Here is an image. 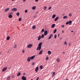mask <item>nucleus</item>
<instances>
[{
	"instance_id": "1a4fd4ad",
	"label": "nucleus",
	"mask_w": 80,
	"mask_h": 80,
	"mask_svg": "<svg viewBox=\"0 0 80 80\" xmlns=\"http://www.w3.org/2000/svg\"><path fill=\"white\" fill-rule=\"evenodd\" d=\"M42 52H43V50H41L39 52V55H41L42 54Z\"/></svg>"
},
{
	"instance_id": "72a5a7b5",
	"label": "nucleus",
	"mask_w": 80,
	"mask_h": 80,
	"mask_svg": "<svg viewBox=\"0 0 80 80\" xmlns=\"http://www.w3.org/2000/svg\"><path fill=\"white\" fill-rule=\"evenodd\" d=\"M72 15V14H69V17H71Z\"/></svg>"
},
{
	"instance_id": "473e14b6",
	"label": "nucleus",
	"mask_w": 80,
	"mask_h": 80,
	"mask_svg": "<svg viewBox=\"0 0 80 80\" xmlns=\"http://www.w3.org/2000/svg\"><path fill=\"white\" fill-rule=\"evenodd\" d=\"M35 8H36V7H33V8H32V9L33 10H35Z\"/></svg>"
},
{
	"instance_id": "393cba45",
	"label": "nucleus",
	"mask_w": 80,
	"mask_h": 80,
	"mask_svg": "<svg viewBox=\"0 0 80 80\" xmlns=\"http://www.w3.org/2000/svg\"><path fill=\"white\" fill-rule=\"evenodd\" d=\"M48 54H49V55H50V54H51V52H50V51H48Z\"/></svg>"
},
{
	"instance_id": "c85d7f7f",
	"label": "nucleus",
	"mask_w": 80,
	"mask_h": 80,
	"mask_svg": "<svg viewBox=\"0 0 80 80\" xmlns=\"http://www.w3.org/2000/svg\"><path fill=\"white\" fill-rule=\"evenodd\" d=\"M40 69H42L43 68V66L42 65L40 66Z\"/></svg>"
},
{
	"instance_id": "f257e3e1",
	"label": "nucleus",
	"mask_w": 80,
	"mask_h": 80,
	"mask_svg": "<svg viewBox=\"0 0 80 80\" xmlns=\"http://www.w3.org/2000/svg\"><path fill=\"white\" fill-rule=\"evenodd\" d=\"M42 43L40 42L38 44V47L37 48V50L40 51L41 50V48H42Z\"/></svg>"
},
{
	"instance_id": "de8ad7c7",
	"label": "nucleus",
	"mask_w": 80,
	"mask_h": 80,
	"mask_svg": "<svg viewBox=\"0 0 80 80\" xmlns=\"http://www.w3.org/2000/svg\"><path fill=\"white\" fill-rule=\"evenodd\" d=\"M60 34H58V37H60Z\"/></svg>"
},
{
	"instance_id": "b1692460",
	"label": "nucleus",
	"mask_w": 80,
	"mask_h": 80,
	"mask_svg": "<svg viewBox=\"0 0 80 80\" xmlns=\"http://www.w3.org/2000/svg\"><path fill=\"white\" fill-rule=\"evenodd\" d=\"M57 32V29H55L53 33H55Z\"/></svg>"
},
{
	"instance_id": "f03ea898",
	"label": "nucleus",
	"mask_w": 80,
	"mask_h": 80,
	"mask_svg": "<svg viewBox=\"0 0 80 80\" xmlns=\"http://www.w3.org/2000/svg\"><path fill=\"white\" fill-rule=\"evenodd\" d=\"M22 80H27V78L26 77H25L24 76H23L22 77Z\"/></svg>"
},
{
	"instance_id": "e433bc0d",
	"label": "nucleus",
	"mask_w": 80,
	"mask_h": 80,
	"mask_svg": "<svg viewBox=\"0 0 80 80\" xmlns=\"http://www.w3.org/2000/svg\"><path fill=\"white\" fill-rule=\"evenodd\" d=\"M67 41H65L64 42V44H65V45H67Z\"/></svg>"
},
{
	"instance_id": "a19ab883",
	"label": "nucleus",
	"mask_w": 80,
	"mask_h": 80,
	"mask_svg": "<svg viewBox=\"0 0 80 80\" xmlns=\"http://www.w3.org/2000/svg\"><path fill=\"white\" fill-rule=\"evenodd\" d=\"M54 38H57V35L56 34H55L54 36Z\"/></svg>"
},
{
	"instance_id": "4be33fe9",
	"label": "nucleus",
	"mask_w": 80,
	"mask_h": 80,
	"mask_svg": "<svg viewBox=\"0 0 80 80\" xmlns=\"http://www.w3.org/2000/svg\"><path fill=\"white\" fill-rule=\"evenodd\" d=\"M35 27H36L35 26V25L33 26H32V29H35Z\"/></svg>"
},
{
	"instance_id": "20e7f679",
	"label": "nucleus",
	"mask_w": 80,
	"mask_h": 80,
	"mask_svg": "<svg viewBox=\"0 0 80 80\" xmlns=\"http://www.w3.org/2000/svg\"><path fill=\"white\" fill-rule=\"evenodd\" d=\"M32 46H33L32 44H29L28 46L27 47L28 48H31V47H32Z\"/></svg>"
},
{
	"instance_id": "0eeeda50",
	"label": "nucleus",
	"mask_w": 80,
	"mask_h": 80,
	"mask_svg": "<svg viewBox=\"0 0 80 80\" xmlns=\"http://www.w3.org/2000/svg\"><path fill=\"white\" fill-rule=\"evenodd\" d=\"M58 18H59V17H57L56 18L54 19L55 21H57V20H58Z\"/></svg>"
},
{
	"instance_id": "bb28decb",
	"label": "nucleus",
	"mask_w": 80,
	"mask_h": 80,
	"mask_svg": "<svg viewBox=\"0 0 80 80\" xmlns=\"http://www.w3.org/2000/svg\"><path fill=\"white\" fill-rule=\"evenodd\" d=\"M19 15H20V14H19V12H18L16 14V15H17V16H19Z\"/></svg>"
},
{
	"instance_id": "4d7b16f0",
	"label": "nucleus",
	"mask_w": 80,
	"mask_h": 80,
	"mask_svg": "<svg viewBox=\"0 0 80 80\" xmlns=\"http://www.w3.org/2000/svg\"><path fill=\"white\" fill-rule=\"evenodd\" d=\"M64 31H62V33H64Z\"/></svg>"
},
{
	"instance_id": "ea45409f",
	"label": "nucleus",
	"mask_w": 80,
	"mask_h": 80,
	"mask_svg": "<svg viewBox=\"0 0 80 80\" xmlns=\"http://www.w3.org/2000/svg\"><path fill=\"white\" fill-rule=\"evenodd\" d=\"M68 23H69V22H67L66 23V24L68 25Z\"/></svg>"
},
{
	"instance_id": "2eb2a0df",
	"label": "nucleus",
	"mask_w": 80,
	"mask_h": 80,
	"mask_svg": "<svg viewBox=\"0 0 80 80\" xmlns=\"http://www.w3.org/2000/svg\"><path fill=\"white\" fill-rule=\"evenodd\" d=\"M10 79V76H9L7 78V80H9Z\"/></svg>"
},
{
	"instance_id": "37998d69",
	"label": "nucleus",
	"mask_w": 80,
	"mask_h": 80,
	"mask_svg": "<svg viewBox=\"0 0 80 80\" xmlns=\"http://www.w3.org/2000/svg\"><path fill=\"white\" fill-rule=\"evenodd\" d=\"M34 64H35V63L34 62H32V65H34Z\"/></svg>"
},
{
	"instance_id": "a18cd8bd",
	"label": "nucleus",
	"mask_w": 80,
	"mask_h": 80,
	"mask_svg": "<svg viewBox=\"0 0 80 80\" xmlns=\"http://www.w3.org/2000/svg\"><path fill=\"white\" fill-rule=\"evenodd\" d=\"M46 59L47 60H48V57L46 58Z\"/></svg>"
},
{
	"instance_id": "6e6d98bb",
	"label": "nucleus",
	"mask_w": 80,
	"mask_h": 80,
	"mask_svg": "<svg viewBox=\"0 0 80 80\" xmlns=\"http://www.w3.org/2000/svg\"><path fill=\"white\" fill-rule=\"evenodd\" d=\"M71 32H73V31H71Z\"/></svg>"
},
{
	"instance_id": "412c9836",
	"label": "nucleus",
	"mask_w": 80,
	"mask_h": 80,
	"mask_svg": "<svg viewBox=\"0 0 80 80\" xmlns=\"http://www.w3.org/2000/svg\"><path fill=\"white\" fill-rule=\"evenodd\" d=\"M20 74H21L20 72L18 73L17 74V77H19V76L20 75Z\"/></svg>"
},
{
	"instance_id": "c9c22d12",
	"label": "nucleus",
	"mask_w": 80,
	"mask_h": 80,
	"mask_svg": "<svg viewBox=\"0 0 80 80\" xmlns=\"http://www.w3.org/2000/svg\"><path fill=\"white\" fill-rule=\"evenodd\" d=\"M51 8H52V7H50L48 9V10H50V9H51Z\"/></svg>"
},
{
	"instance_id": "6ab92c4d",
	"label": "nucleus",
	"mask_w": 80,
	"mask_h": 80,
	"mask_svg": "<svg viewBox=\"0 0 80 80\" xmlns=\"http://www.w3.org/2000/svg\"><path fill=\"white\" fill-rule=\"evenodd\" d=\"M56 16V15L54 14L52 15V18H55V16Z\"/></svg>"
},
{
	"instance_id": "f8f14e48",
	"label": "nucleus",
	"mask_w": 80,
	"mask_h": 80,
	"mask_svg": "<svg viewBox=\"0 0 80 80\" xmlns=\"http://www.w3.org/2000/svg\"><path fill=\"white\" fill-rule=\"evenodd\" d=\"M27 60L28 62H30V60H31V58H30V57H28Z\"/></svg>"
},
{
	"instance_id": "423d86ee",
	"label": "nucleus",
	"mask_w": 80,
	"mask_h": 80,
	"mask_svg": "<svg viewBox=\"0 0 80 80\" xmlns=\"http://www.w3.org/2000/svg\"><path fill=\"white\" fill-rule=\"evenodd\" d=\"M9 10V8H7L5 9V12H8Z\"/></svg>"
},
{
	"instance_id": "cd10ccee",
	"label": "nucleus",
	"mask_w": 80,
	"mask_h": 80,
	"mask_svg": "<svg viewBox=\"0 0 80 80\" xmlns=\"http://www.w3.org/2000/svg\"><path fill=\"white\" fill-rule=\"evenodd\" d=\"M22 21V18H19V21L20 22L21 21Z\"/></svg>"
},
{
	"instance_id": "58836bf2",
	"label": "nucleus",
	"mask_w": 80,
	"mask_h": 80,
	"mask_svg": "<svg viewBox=\"0 0 80 80\" xmlns=\"http://www.w3.org/2000/svg\"><path fill=\"white\" fill-rule=\"evenodd\" d=\"M69 23H72V21H69Z\"/></svg>"
},
{
	"instance_id": "f704fd0d",
	"label": "nucleus",
	"mask_w": 80,
	"mask_h": 80,
	"mask_svg": "<svg viewBox=\"0 0 80 80\" xmlns=\"http://www.w3.org/2000/svg\"><path fill=\"white\" fill-rule=\"evenodd\" d=\"M42 38H43V37H44V35L43 34H42Z\"/></svg>"
},
{
	"instance_id": "a878e982",
	"label": "nucleus",
	"mask_w": 80,
	"mask_h": 80,
	"mask_svg": "<svg viewBox=\"0 0 80 80\" xmlns=\"http://www.w3.org/2000/svg\"><path fill=\"white\" fill-rule=\"evenodd\" d=\"M46 9H47V7L44 6L43 8L44 10H46Z\"/></svg>"
},
{
	"instance_id": "ddd939ff",
	"label": "nucleus",
	"mask_w": 80,
	"mask_h": 80,
	"mask_svg": "<svg viewBox=\"0 0 80 80\" xmlns=\"http://www.w3.org/2000/svg\"><path fill=\"white\" fill-rule=\"evenodd\" d=\"M55 24H53L51 26V27L52 28H54V27H55Z\"/></svg>"
},
{
	"instance_id": "f3484780",
	"label": "nucleus",
	"mask_w": 80,
	"mask_h": 80,
	"mask_svg": "<svg viewBox=\"0 0 80 80\" xmlns=\"http://www.w3.org/2000/svg\"><path fill=\"white\" fill-rule=\"evenodd\" d=\"M30 58H31V60H33V59L35 58V56H33Z\"/></svg>"
},
{
	"instance_id": "4c0bfd02",
	"label": "nucleus",
	"mask_w": 80,
	"mask_h": 80,
	"mask_svg": "<svg viewBox=\"0 0 80 80\" xmlns=\"http://www.w3.org/2000/svg\"><path fill=\"white\" fill-rule=\"evenodd\" d=\"M44 32V29H42V32Z\"/></svg>"
},
{
	"instance_id": "c03bdc74",
	"label": "nucleus",
	"mask_w": 80,
	"mask_h": 80,
	"mask_svg": "<svg viewBox=\"0 0 80 80\" xmlns=\"http://www.w3.org/2000/svg\"><path fill=\"white\" fill-rule=\"evenodd\" d=\"M22 53H24L25 52V50H23L22 51Z\"/></svg>"
},
{
	"instance_id": "aec40b11",
	"label": "nucleus",
	"mask_w": 80,
	"mask_h": 80,
	"mask_svg": "<svg viewBox=\"0 0 80 80\" xmlns=\"http://www.w3.org/2000/svg\"><path fill=\"white\" fill-rule=\"evenodd\" d=\"M63 18H66V19L68 18V17L67 16H64L63 17Z\"/></svg>"
},
{
	"instance_id": "09e8293b",
	"label": "nucleus",
	"mask_w": 80,
	"mask_h": 80,
	"mask_svg": "<svg viewBox=\"0 0 80 80\" xmlns=\"http://www.w3.org/2000/svg\"><path fill=\"white\" fill-rule=\"evenodd\" d=\"M70 44H71V43H69L68 44V45L69 46H70Z\"/></svg>"
},
{
	"instance_id": "9b49d317",
	"label": "nucleus",
	"mask_w": 80,
	"mask_h": 80,
	"mask_svg": "<svg viewBox=\"0 0 80 80\" xmlns=\"http://www.w3.org/2000/svg\"><path fill=\"white\" fill-rule=\"evenodd\" d=\"M10 38V36H8L7 38V40H9Z\"/></svg>"
},
{
	"instance_id": "864d4df0",
	"label": "nucleus",
	"mask_w": 80,
	"mask_h": 80,
	"mask_svg": "<svg viewBox=\"0 0 80 80\" xmlns=\"http://www.w3.org/2000/svg\"><path fill=\"white\" fill-rule=\"evenodd\" d=\"M26 1V0H23V2H25Z\"/></svg>"
},
{
	"instance_id": "6e6552de",
	"label": "nucleus",
	"mask_w": 80,
	"mask_h": 80,
	"mask_svg": "<svg viewBox=\"0 0 80 80\" xmlns=\"http://www.w3.org/2000/svg\"><path fill=\"white\" fill-rule=\"evenodd\" d=\"M47 32H48L47 31H44V35H47Z\"/></svg>"
},
{
	"instance_id": "39448f33",
	"label": "nucleus",
	"mask_w": 80,
	"mask_h": 80,
	"mask_svg": "<svg viewBox=\"0 0 80 80\" xmlns=\"http://www.w3.org/2000/svg\"><path fill=\"white\" fill-rule=\"evenodd\" d=\"M7 67H6L4 68L2 70V72H5V70H7Z\"/></svg>"
},
{
	"instance_id": "dca6fc26",
	"label": "nucleus",
	"mask_w": 80,
	"mask_h": 80,
	"mask_svg": "<svg viewBox=\"0 0 80 80\" xmlns=\"http://www.w3.org/2000/svg\"><path fill=\"white\" fill-rule=\"evenodd\" d=\"M40 39H41V36L39 35L38 38V40H40Z\"/></svg>"
},
{
	"instance_id": "9d476101",
	"label": "nucleus",
	"mask_w": 80,
	"mask_h": 80,
	"mask_svg": "<svg viewBox=\"0 0 80 80\" xmlns=\"http://www.w3.org/2000/svg\"><path fill=\"white\" fill-rule=\"evenodd\" d=\"M52 36H53V35L52 34H51L50 35V36L48 38L49 40H50V39L52 38Z\"/></svg>"
},
{
	"instance_id": "7ed1b4c3",
	"label": "nucleus",
	"mask_w": 80,
	"mask_h": 80,
	"mask_svg": "<svg viewBox=\"0 0 80 80\" xmlns=\"http://www.w3.org/2000/svg\"><path fill=\"white\" fill-rule=\"evenodd\" d=\"M11 10L12 12H15V11H17V8H13L12 9H11Z\"/></svg>"
},
{
	"instance_id": "0e129e2a",
	"label": "nucleus",
	"mask_w": 80,
	"mask_h": 80,
	"mask_svg": "<svg viewBox=\"0 0 80 80\" xmlns=\"http://www.w3.org/2000/svg\"><path fill=\"white\" fill-rule=\"evenodd\" d=\"M0 53L1 54V52H0Z\"/></svg>"
},
{
	"instance_id": "680f3d73",
	"label": "nucleus",
	"mask_w": 80,
	"mask_h": 80,
	"mask_svg": "<svg viewBox=\"0 0 80 80\" xmlns=\"http://www.w3.org/2000/svg\"><path fill=\"white\" fill-rule=\"evenodd\" d=\"M12 1H14V0H12Z\"/></svg>"
},
{
	"instance_id": "79ce46f5",
	"label": "nucleus",
	"mask_w": 80,
	"mask_h": 80,
	"mask_svg": "<svg viewBox=\"0 0 80 80\" xmlns=\"http://www.w3.org/2000/svg\"><path fill=\"white\" fill-rule=\"evenodd\" d=\"M27 12H28V11H27V10H25V12L27 13Z\"/></svg>"
},
{
	"instance_id": "e2e57ef3",
	"label": "nucleus",
	"mask_w": 80,
	"mask_h": 80,
	"mask_svg": "<svg viewBox=\"0 0 80 80\" xmlns=\"http://www.w3.org/2000/svg\"><path fill=\"white\" fill-rule=\"evenodd\" d=\"M31 80H33V79H32Z\"/></svg>"
},
{
	"instance_id": "603ef678",
	"label": "nucleus",
	"mask_w": 80,
	"mask_h": 80,
	"mask_svg": "<svg viewBox=\"0 0 80 80\" xmlns=\"http://www.w3.org/2000/svg\"><path fill=\"white\" fill-rule=\"evenodd\" d=\"M69 23V25H72V23Z\"/></svg>"
},
{
	"instance_id": "052dcab7",
	"label": "nucleus",
	"mask_w": 80,
	"mask_h": 80,
	"mask_svg": "<svg viewBox=\"0 0 80 80\" xmlns=\"http://www.w3.org/2000/svg\"><path fill=\"white\" fill-rule=\"evenodd\" d=\"M12 78H13V76H12Z\"/></svg>"
},
{
	"instance_id": "7c9ffc66",
	"label": "nucleus",
	"mask_w": 80,
	"mask_h": 80,
	"mask_svg": "<svg viewBox=\"0 0 80 80\" xmlns=\"http://www.w3.org/2000/svg\"><path fill=\"white\" fill-rule=\"evenodd\" d=\"M17 45L15 44L14 46V48H17Z\"/></svg>"
},
{
	"instance_id": "5fc2aeb1",
	"label": "nucleus",
	"mask_w": 80,
	"mask_h": 80,
	"mask_svg": "<svg viewBox=\"0 0 80 80\" xmlns=\"http://www.w3.org/2000/svg\"><path fill=\"white\" fill-rule=\"evenodd\" d=\"M36 16H35L34 17V18H35V17H36Z\"/></svg>"
},
{
	"instance_id": "49530a36",
	"label": "nucleus",
	"mask_w": 80,
	"mask_h": 80,
	"mask_svg": "<svg viewBox=\"0 0 80 80\" xmlns=\"http://www.w3.org/2000/svg\"><path fill=\"white\" fill-rule=\"evenodd\" d=\"M64 27V25H62V28H63V27Z\"/></svg>"
},
{
	"instance_id": "2f4dec72",
	"label": "nucleus",
	"mask_w": 80,
	"mask_h": 80,
	"mask_svg": "<svg viewBox=\"0 0 80 80\" xmlns=\"http://www.w3.org/2000/svg\"><path fill=\"white\" fill-rule=\"evenodd\" d=\"M13 13V12H11L10 13H9L8 14V15H11V14L12 15V14Z\"/></svg>"
},
{
	"instance_id": "c756f323",
	"label": "nucleus",
	"mask_w": 80,
	"mask_h": 80,
	"mask_svg": "<svg viewBox=\"0 0 80 80\" xmlns=\"http://www.w3.org/2000/svg\"><path fill=\"white\" fill-rule=\"evenodd\" d=\"M9 18H12V15H9Z\"/></svg>"
},
{
	"instance_id": "5701e85b",
	"label": "nucleus",
	"mask_w": 80,
	"mask_h": 80,
	"mask_svg": "<svg viewBox=\"0 0 80 80\" xmlns=\"http://www.w3.org/2000/svg\"><path fill=\"white\" fill-rule=\"evenodd\" d=\"M55 72H53L52 73V77H53V76H54V75H55Z\"/></svg>"
},
{
	"instance_id": "bf43d9fd",
	"label": "nucleus",
	"mask_w": 80,
	"mask_h": 80,
	"mask_svg": "<svg viewBox=\"0 0 80 80\" xmlns=\"http://www.w3.org/2000/svg\"><path fill=\"white\" fill-rule=\"evenodd\" d=\"M66 80H68V79H66Z\"/></svg>"
},
{
	"instance_id": "4468645a",
	"label": "nucleus",
	"mask_w": 80,
	"mask_h": 80,
	"mask_svg": "<svg viewBox=\"0 0 80 80\" xmlns=\"http://www.w3.org/2000/svg\"><path fill=\"white\" fill-rule=\"evenodd\" d=\"M38 67H37L35 69V71L36 72L38 71Z\"/></svg>"
},
{
	"instance_id": "a211bd4d",
	"label": "nucleus",
	"mask_w": 80,
	"mask_h": 80,
	"mask_svg": "<svg viewBox=\"0 0 80 80\" xmlns=\"http://www.w3.org/2000/svg\"><path fill=\"white\" fill-rule=\"evenodd\" d=\"M56 61H57V62H60V59H59V58H57V59Z\"/></svg>"
},
{
	"instance_id": "3c124183",
	"label": "nucleus",
	"mask_w": 80,
	"mask_h": 80,
	"mask_svg": "<svg viewBox=\"0 0 80 80\" xmlns=\"http://www.w3.org/2000/svg\"><path fill=\"white\" fill-rule=\"evenodd\" d=\"M25 75V73H23V75Z\"/></svg>"
},
{
	"instance_id": "13d9d810",
	"label": "nucleus",
	"mask_w": 80,
	"mask_h": 80,
	"mask_svg": "<svg viewBox=\"0 0 80 80\" xmlns=\"http://www.w3.org/2000/svg\"><path fill=\"white\" fill-rule=\"evenodd\" d=\"M63 54H65V52H63Z\"/></svg>"
},
{
	"instance_id": "8fccbe9b",
	"label": "nucleus",
	"mask_w": 80,
	"mask_h": 80,
	"mask_svg": "<svg viewBox=\"0 0 80 80\" xmlns=\"http://www.w3.org/2000/svg\"><path fill=\"white\" fill-rule=\"evenodd\" d=\"M35 2H38V0H35Z\"/></svg>"
}]
</instances>
